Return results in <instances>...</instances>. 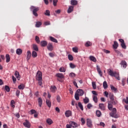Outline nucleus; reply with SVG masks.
Instances as JSON below:
<instances>
[{
    "instance_id": "obj_46",
    "label": "nucleus",
    "mask_w": 128,
    "mask_h": 128,
    "mask_svg": "<svg viewBox=\"0 0 128 128\" xmlns=\"http://www.w3.org/2000/svg\"><path fill=\"white\" fill-rule=\"evenodd\" d=\"M121 46L122 48H124V50H126V44L124 42L121 43Z\"/></svg>"
},
{
    "instance_id": "obj_18",
    "label": "nucleus",
    "mask_w": 128,
    "mask_h": 128,
    "mask_svg": "<svg viewBox=\"0 0 128 128\" xmlns=\"http://www.w3.org/2000/svg\"><path fill=\"white\" fill-rule=\"evenodd\" d=\"M46 122L50 126V124H52L54 122L52 121V119L48 118L46 120Z\"/></svg>"
},
{
    "instance_id": "obj_53",
    "label": "nucleus",
    "mask_w": 128,
    "mask_h": 128,
    "mask_svg": "<svg viewBox=\"0 0 128 128\" xmlns=\"http://www.w3.org/2000/svg\"><path fill=\"white\" fill-rule=\"evenodd\" d=\"M70 66L71 68H76V65L72 63H70Z\"/></svg>"
},
{
    "instance_id": "obj_12",
    "label": "nucleus",
    "mask_w": 128,
    "mask_h": 128,
    "mask_svg": "<svg viewBox=\"0 0 128 128\" xmlns=\"http://www.w3.org/2000/svg\"><path fill=\"white\" fill-rule=\"evenodd\" d=\"M69 124L72 128H78V124L74 122H70Z\"/></svg>"
},
{
    "instance_id": "obj_9",
    "label": "nucleus",
    "mask_w": 128,
    "mask_h": 128,
    "mask_svg": "<svg viewBox=\"0 0 128 128\" xmlns=\"http://www.w3.org/2000/svg\"><path fill=\"white\" fill-rule=\"evenodd\" d=\"M120 64L122 66V68H126V66H128V64L125 60H122Z\"/></svg>"
},
{
    "instance_id": "obj_6",
    "label": "nucleus",
    "mask_w": 128,
    "mask_h": 128,
    "mask_svg": "<svg viewBox=\"0 0 128 128\" xmlns=\"http://www.w3.org/2000/svg\"><path fill=\"white\" fill-rule=\"evenodd\" d=\"M76 94H78V95L82 96L84 94V92L82 89H78L76 92Z\"/></svg>"
},
{
    "instance_id": "obj_62",
    "label": "nucleus",
    "mask_w": 128,
    "mask_h": 128,
    "mask_svg": "<svg viewBox=\"0 0 128 128\" xmlns=\"http://www.w3.org/2000/svg\"><path fill=\"white\" fill-rule=\"evenodd\" d=\"M87 108H88L90 110V108H92V105L90 104H88L87 105Z\"/></svg>"
},
{
    "instance_id": "obj_41",
    "label": "nucleus",
    "mask_w": 128,
    "mask_h": 128,
    "mask_svg": "<svg viewBox=\"0 0 128 128\" xmlns=\"http://www.w3.org/2000/svg\"><path fill=\"white\" fill-rule=\"evenodd\" d=\"M83 100L84 104H88V102H90V100L88 98V97H86Z\"/></svg>"
},
{
    "instance_id": "obj_19",
    "label": "nucleus",
    "mask_w": 128,
    "mask_h": 128,
    "mask_svg": "<svg viewBox=\"0 0 128 128\" xmlns=\"http://www.w3.org/2000/svg\"><path fill=\"white\" fill-rule=\"evenodd\" d=\"M50 40H51V42H55L56 44H58V40L54 38L52 36H50Z\"/></svg>"
},
{
    "instance_id": "obj_27",
    "label": "nucleus",
    "mask_w": 128,
    "mask_h": 128,
    "mask_svg": "<svg viewBox=\"0 0 128 128\" xmlns=\"http://www.w3.org/2000/svg\"><path fill=\"white\" fill-rule=\"evenodd\" d=\"M118 42L114 41V44H113L114 48L115 50H116V48H118Z\"/></svg>"
},
{
    "instance_id": "obj_56",
    "label": "nucleus",
    "mask_w": 128,
    "mask_h": 128,
    "mask_svg": "<svg viewBox=\"0 0 128 128\" xmlns=\"http://www.w3.org/2000/svg\"><path fill=\"white\" fill-rule=\"evenodd\" d=\"M111 104H118V101L114 99V100H112Z\"/></svg>"
},
{
    "instance_id": "obj_47",
    "label": "nucleus",
    "mask_w": 128,
    "mask_h": 128,
    "mask_svg": "<svg viewBox=\"0 0 128 128\" xmlns=\"http://www.w3.org/2000/svg\"><path fill=\"white\" fill-rule=\"evenodd\" d=\"M42 26V22H36V28H40V26Z\"/></svg>"
},
{
    "instance_id": "obj_42",
    "label": "nucleus",
    "mask_w": 128,
    "mask_h": 128,
    "mask_svg": "<svg viewBox=\"0 0 128 128\" xmlns=\"http://www.w3.org/2000/svg\"><path fill=\"white\" fill-rule=\"evenodd\" d=\"M72 50L74 52H78V47H74Z\"/></svg>"
},
{
    "instance_id": "obj_1",
    "label": "nucleus",
    "mask_w": 128,
    "mask_h": 128,
    "mask_svg": "<svg viewBox=\"0 0 128 128\" xmlns=\"http://www.w3.org/2000/svg\"><path fill=\"white\" fill-rule=\"evenodd\" d=\"M108 74L109 76H114L118 80H120V74L116 72H114L112 69H108Z\"/></svg>"
},
{
    "instance_id": "obj_44",
    "label": "nucleus",
    "mask_w": 128,
    "mask_h": 128,
    "mask_svg": "<svg viewBox=\"0 0 128 128\" xmlns=\"http://www.w3.org/2000/svg\"><path fill=\"white\" fill-rule=\"evenodd\" d=\"M92 42L90 41H88L85 44V46L86 47H88V46H92Z\"/></svg>"
},
{
    "instance_id": "obj_22",
    "label": "nucleus",
    "mask_w": 128,
    "mask_h": 128,
    "mask_svg": "<svg viewBox=\"0 0 128 128\" xmlns=\"http://www.w3.org/2000/svg\"><path fill=\"white\" fill-rule=\"evenodd\" d=\"M74 12V6H69V8L68 10V13L70 14V12Z\"/></svg>"
},
{
    "instance_id": "obj_35",
    "label": "nucleus",
    "mask_w": 128,
    "mask_h": 128,
    "mask_svg": "<svg viewBox=\"0 0 128 128\" xmlns=\"http://www.w3.org/2000/svg\"><path fill=\"white\" fill-rule=\"evenodd\" d=\"M59 70L60 72H66V68H64V67H61L60 68Z\"/></svg>"
},
{
    "instance_id": "obj_14",
    "label": "nucleus",
    "mask_w": 128,
    "mask_h": 128,
    "mask_svg": "<svg viewBox=\"0 0 128 128\" xmlns=\"http://www.w3.org/2000/svg\"><path fill=\"white\" fill-rule=\"evenodd\" d=\"M89 58L92 62H96V57L92 56H90Z\"/></svg>"
},
{
    "instance_id": "obj_16",
    "label": "nucleus",
    "mask_w": 128,
    "mask_h": 128,
    "mask_svg": "<svg viewBox=\"0 0 128 128\" xmlns=\"http://www.w3.org/2000/svg\"><path fill=\"white\" fill-rule=\"evenodd\" d=\"M110 88L113 92H118V88L112 85H110Z\"/></svg>"
},
{
    "instance_id": "obj_64",
    "label": "nucleus",
    "mask_w": 128,
    "mask_h": 128,
    "mask_svg": "<svg viewBox=\"0 0 128 128\" xmlns=\"http://www.w3.org/2000/svg\"><path fill=\"white\" fill-rule=\"evenodd\" d=\"M92 92L93 94H94V96H98V93H96V92L93 90Z\"/></svg>"
},
{
    "instance_id": "obj_25",
    "label": "nucleus",
    "mask_w": 128,
    "mask_h": 128,
    "mask_svg": "<svg viewBox=\"0 0 128 128\" xmlns=\"http://www.w3.org/2000/svg\"><path fill=\"white\" fill-rule=\"evenodd\" d=\"M16 54L20 56L22 54V50L20 48H18L16 50Z\"/></svg>"
},
{
    "instance_id": "obj_29",
    "label": "nucleus",
    "mask_w": 128,
    "mask_h": 128,
    "mask_svg": "<svg viewBox=\"0 0 128 128\" xmlns=\"http://www.w3.org/2000/svg\"><path fill=\"white\" fill-rule=\"evenodd\" d=\"M6 62H10V55L8 54H6Z\"/></svg>"
},
{
    "instance_id": "obj_5",
    "label": "nucleus",
    "mask_w": 128,
    "mask_h": 128,
    "mask_svg": "<svg viewBox=\"0 0 128 128\" xmlns=\"http://www.w3.org/2000/svg\"><path fill=\"white\" fill-rule=\"evenodd\" d=\"M86 124H87V126H88V128H92V120H90V118H87Z\"/></svg>"
},
{
    "instance_id": "obj_61",
    "label": "nucleus",
    "mask_w": 128,
    "mask_h": 128,
    "mask_svg": "<svg viewBox=\"0 0 128 128\" xmlns=\"http://www.w3.org/2000/svg\"><path fill=\"white\" fill-rule=\"evenodd\" d=\"M123 101L126 104H128V97L126 98V99H124Z\"/></svg>"
},
{
    "instance_id": "obj_21",
    "label": "nucleus",
    "mask_w": 128,
    "mask_h": 128,
    "mask_svg": "<svg viewBox=\"0 0 128 128\" xmlns=\"http://www.w3.org/2000/svg\"><path fill=\"white\" fill-rule=\"evenodd\" d=\"M56 76H57V78H64V76L62 73H58V74H56Z\"/></svg>"
},
{
    "instance_id": "obj_26",
    "label": "nucleus",
    "mask_w": 128,
    "mask_h": 128,
    "mask_svg": "<svg viewBox=\"0 0 128 128\" xmlns=\"http://www.w3.org/2000/svg\"><path fill=\"white\" fill-rule=\"evenodd\" d=\"M96 115L98 118L102 116V112L100 110H97L96 111Z\"/></svg>"
},
{
    "instance_id": "obj_15",
    "label": "nucleus",
    "mask_w": 128,
    "mask_h": 128,
    "mask_svg": "<svg viewBox=\"0 0 128 128\" xmlns=\"http://www.w3.org/2000/svg\"><path fill=\"white\" fill-rule=\"evenodd\" d=\"M15 76H16V78L18 80H20V73L18 71H16L14 74Z\"/></svg>"
},
{
    "instance_id": "obj_4",
    "label": "nucleus",
    "mask_w": 128,
    "mask_h": 128,
    "mask_svg": "<svg viewBox=\"0 0 128 128\" xmlns=\"http://www.w3.org/2000/svg\"><path fill=\"white\" fill-rule=\"evenodd\" d=\"M111 110H112V112L110 114V116H112V118H118V114H116V108H113V109Z\"/></svg>"
},
{
    "instance_id": "obj_28",
    "label": "nucleus",
    "mask_w": 128,
    "mask_h": 128,
    "mask_svg": "<svg viewBox=\"0 0 128 128\" xmlns=\"http://www.w3.org/2000/svg\"><path fill=\"white\" fill-rule=\"evenodd\" d=\"M70 2L72 6H76L78 4V1L76 0H71Z\"/></svg>"
},
{
    "instance_id": "obj_23",
    "label": "nucleus",
    "mask_w": 128,
    "mask_h": 128,
    "mask_svg": "<svg viewBox=\"0 0 128 128\" xmlns=\"http://www.w3.org/2000/svg\"><path fill=\"white\" fill-rule=\"evenodd\" d=\"M99 108L100 109H101L102 110H106V108L104 106V104H100Z\"/></svg>"
},
{
    "instance_id": "obj_59",
    "label": "nucleus",
    "mask_w": 128,
    "mask_h": 128,
    "mask_svg": "<svg viewBox=\"0 0 128 128\" xmlns=\"http://www.w3.org/2000/svg\"><path fill=\"white\" fill-rule=\"evenodd\" d=\"M104 94L106 98H108V92H106V91L104 92Z\"/></svg>"
},
{
    "instance_id": "obj_32",
    "label": "nucleus",
    "mask_w": 128,
    "mask_h": 128,
    "mask_svg": "<svg viewBox=\"0 0 128 128\" xmlns=\"http://www.w3.org/2000/svg\"><path fill=\"white\" fill-rule=\"evenodd\" d=\"M46 104L48 107L50 108V106H52V102H50V100H46Z\"/></svg>"
},
{
    "instance_id": "obj_3",
    "label": "nucleus",
    "mask_w": 128,
    "mask_h": 128,
    "mask_svg": "<svg viewBox=\"0 0 128 128\" xmlns=\"http://www.w3.org/2000/svg\"><path fill=\"white\" fill-rule=\"evenodd\" d=\"M30 10L31 12H32V14L34 16H38V13H36V12L40 10V8L36 7L34 6H31L30 8Z\"/></svg>"
},
{
    "instance_id": "obj_8",
    "label": "nucleus",
    "mask_w": 128,
    "mask_h": 128,
    "mask_svg": "<svg viewBox=\"0 0 128 128\" xmlns=\"http://www.w3.org/2000/svg\"><path fill=\"white\" fill-rule=\"evenodd\" d=\"M47 48L48 50H50V52H52L54 50V46H52V44L48 43L47 46Z\"/></svg>"
},
{
    "instance_id": "obj_52",
    "label": "nucleus",
    "mask_w": 128,
    "mask_h": 128,
    "mask_svg": "<svg viewBox=\"0 0 128 128\" xmlns=\"http://www.w3.org/2000/svg\"><path fill=\"white\" fill-rule=\"evenodd\" d=\"M5 90L8 92H9L10 90V87H8V86H5Z\"/></svg>"
},
{
    "instance_id": "obj_51",
    "label": "nucleus",
    "mask_w": 128,
    "mask_h": 128,
    "mask_svg": "<svg viewBox=\"0 0 128 128\" xmlns=\"http://www.w3.org/2000/svg\"><path fill=\"white\" fill-rule=\"evenodd\" d=\"M92 86L94 90H96V84L95 82H92Z\"/></svg>"
},
{
    "instance_id": "obj_38",
    "label": "nucleus",
    "mask_w": 128,
    "mask_h": 128,
    "mask_svg": "<svg viewBox=\"0 0 128 128\" xmlns=\"http://www.w3.org/2000/svg\"><path fill=\"white\" fill-rule=\"evenodd\" d=\"M32 58H36L38 56V54L36 51H32Z\"/></svg>"
},
{
    "instance_id": "obj_43",
    "label": "nucleus",
    "mask_w": 128,
    "mask_h": 128,
    "mask_svg": "<svg viewBox=\"0 0 128 128\" xmlns=\"http://www.w3.org/2000/svg\"><path fill=\"white\" fill-rule=\"evenodd\" d=\"M44 14L45 16H50V10H46Z\"/></svg>"
},
{
    "instance_id": "obj_2",
    "label": "nucleus",
    "mask_w": 128,
    "mask_h": 128,
    "mask_svg": "<svg viewBox=\"0 0 128 128\" xmlns=\"http://www.w3.org/2000/svg\"><path fill=\"white\" fill-rule=\"evenodd\" d=\"M42 72H38L36 74V80L38 81V84L39 86H41L42 84Z\"/></svg>"
},
{
    "instance_id": "obj_50",
    "label": "nucleus",
    "mask_w": 128,
    "mask_h": 128,
    "mask_svg": "<svg viewBox=\"0 0 128 128\" xmlns=\"http://www.w3.org/2000/svg\"><path fill=\"white\" fill-rule=\"evenodd\" d=\"M36 42H37V44H40V38L38 36H36L35 38Z\"/></svg>"
},
{
    "instance_id": "obj_11",
    "label": "nucleus",
    "mask_w": 128,
    "mask_h": 128,
    "mask_svg": "<svg viewBox=\"0 0 128 128\" xmlns=\"http://www.w3.org/2000/svg\"><path fill=\"white\" fill-rule=\"evenodd\" d=\"M65 116L66 118H70V116H72V111L67 110L65 112Z\"/></svg>"
},
{
    "instance_id": "obj_49",
    "label": "nucleus",
    "mask_w": 128,
    "mask_h": 128,
    "mask_svg": "<svg viewBox=\"0 0 128 128\" xmlns=\"http://www.w3.org/2000/svg\"><path fill=\"white\" fill-rule=\"evenodd\" d=\"M36 114V111L34 110H30V114Z\"/></svg>"
},
{
    "instance_id": "obj_30",
    "label": "nucleus",
    "mask_w": 128,
    "mask_h": 128,
    "mask_svg": "<svg viewBox=\"0 0 128 128\" xmlns=\"http://www.w3.org/2000/svg\"><path fill=\"white\" fill-rule=\"evenodd\" d=\"M108 108L110 110H112V102H109L108 103Z\"/></svg>"
},
{
    "instance_id": "obj_20",
    "label": "nucleus",
    "mask_w": 128,
    "mask_h": 128,
    "mask_svg": "<svg viewBox=\"0 0 128 128\" xmlns=\"http://www.w3.org/2000/svg\"><path fill=\"white\" fill-rule=\"evenodd\" d=\"M31 56H32V53L30 52V51L28 50L27 52V58H26L27 60H29Z\"/></svg>"
},
{
    "instance_id": "obj_54",
    "label": "nucleus",
    "mask_w": 128,
    "mask_h": 128,
    "mask_svg": "<svg viewBox=\"0 0 128 128\" xmlns=\"http://www.w3.org/2000/svg\"><path fill=\"white\" fill-rule=\"evenodd\" d=\"M69 76L70 78H74V76H76V74L74 73V72H71Z\"/></svg>"
},
{
    "instance_id": "obj_10",
    "label": "nucleus",
    "mask_w": 128,
    "mask_h": 128,
    "mask_svg": "<svg viewBox=\"0 0 128 128\" xmlns=\"http://www.w3.org/2000/svg\"><path fill=\"white\" fill-rule=\"evenodd\" d=\"M96 70L100 76H102V70H100V66H98V65L96 66Z\"/></svg>"
},
{
    "instance_id": "obj_31",
    "label": "nucleus",
    "mask_w": 128,
    "mask_h": 128,
    "mask_svg": "<svg viewBox=\"0 0 128 128\" xmlns=\"http://www.w3.org/2000/svg\"><path fill=\"white\" fill-rule=\"evenodd\" d=\"M32 48L34 50H36V52H38V46H36V44H33Z\"/></svg>"
},
{
    "instance_id": "obj_63",
    "label": "nucleus",
    "mask_w": 128,
    "mask_h": 128,
    "mask_svg": "<svg viewBox=\"0 0 128 128\" xmlns=\"http://www.w3.org/2000/svg\"><path fill=\"white\" fill-rule=\"evenodd\" d=\"M103 51L104 52H105V54H110V50H106V49H104Z\"/></svg>"
},
{
    "instance_id": "obj_58",
    "label": "nucleus",
    "mask_w": 128,
    "mask_h": 128,
    "mask_svg": "<svg viewBox=\"0 0 128 128\" xmlns=\"http://www.w3.org/2000/svg\"><path fill=\"white\" fill-rule=\"evenodd\" d=\"M81 122H82V126H84V124H86V120H85L84 118H81Z\"/></svg>"
},
{
    "instance_id": "obj_13",
    "label": "nucleus",
    "mask_w": 128,
    "mask_h": 128,
    "mask_svg": "<svg viewBox=\"0 0 128 128\" xmlns=\"http://www.w3.org/2000/svg\"><path fill=\"white\" fill-rule=\"evenodd\" d=\"M41 46H48V42L46 40H42L40 42Z\"/></svg>"
},
{
    "instance_id": "obj_37",
    "label": "nucleus",
    "mask_w": 128,
    "mask_h": 128,
    "mask_svg": "<svg viewBox=\"0 0 128 128\" xmlns=\"http://www.w3.org/2000/svg\"><path fill=\"white\" fill-rule=\"evenodd\" d=\"M109 98L111 100H114V94L112 93L109 94Z\"/></svg>"
},
{
    "instance_id": "obj_7",
    "label": "nucleus",
    "mask_w": 128,
    "mask_h": 128,
    "mask_svg": "<svg viewBox=\"0 0 128 128\" xmlns=\"http://www.w3.org/2000/svg\"><path fill=\"white\" fill-rule=\"evenodd\" d=\"M23 125L25 128H30V122L28 120H25V122L23 123Z\"/></svg>"
},
{
    "instance_id": "obj_48",
    "label": "nucleus",
    "mask_w": 128,
    "mask_h": 128,
    "mask_svg": "<svg viewBox=\"0 0 128 128\" xmlns=\"http://www.w3.org/2000/svg\"><path fill=\"white\" fill-rule=\"evenodd\" d=\"M68 58L69 60H73L74 57L72 56V55L68 54Z\"/></svg>"
},
{
    "instance_id": "obj_39",
    "label": "nucleus",
    "mask_w": 128,
    "mask_h": 128,
    "mask_svg": "<svg viewBox=\"0 0 128 128\" xmlns=\"http://www.w3.org/2000/svg\"><path fill=\"white\" fill-rule=\"evenodd\" d=\"M18 88H19V90H24V84H21L20 85H19L18 86Z\"/></svg>"
},
{
    "instance_id": "obj_33",
    "label": "nucleus",
    "mask_w": 128,
    "mask_h": 128,
    "mask_svg": "<svg viewBox=\"0 0 128 128\" xmlns=\"http://www.w3.org/2000/svg\"><path fill=\"white\" fill-rule=\"evenodd\" d=\"M56 100L58 102V104H60V101L62 100V98H60V95H58L56 97Z\"/></svg>"
},
{
    "instance_id": "obj_36",
    "label": "nucleus",
    "mask_w": 128,
    "mask_h": 128,
    "mask_svg": "<svg viewBox=\"0 0 128 128\" xmlns=\"http://www.w3.org/2000/svg\"><path fill=\"white\" fill-rule=\"evenodd\" d=\"M78 106H79L82 110H84V106H82V102H78Z\"/></svg>"
},
{
    "instance_id": "obj_34",
    "label": "nucleus",
    "mask_w": 128,
    "mask_h": 128,
    "mask_svg": "<svg viewBox=\"0 0 128 128\" xmlns=\"http://www.w3.org/2000/svg\"><path fill=\"white\" fill-rule=\"evenodd\" d=\"M103 87L104 90H106V88H108V83L106 81H104L103 82Z\"/></svg>"
},
{
    "instance_id": "obj_45",
    "label": "nucleus",
    "mask_w": 128,
    "mask_h": 128,
    "mask_svg": "<svg viewBox=\"0 0 128 128\" xmlns=\"http://www.w3.org/2000/svg\"><path fill=\"white\" fill-rule=\"evenodd\" d=\"M74 98H75V100H80V95H78L77 93L75 94Z\"/></svg>"
},
{
    "instance_id": "obj_17",
    "label": "nucleus",
    "mask_w": 128,
    "mask_h": 128,
    "mask_svg": "<svg viewBox=\"0 0 128 128\" xmlns=\"http://www.w3.org/2000/svg\"><path fill=\"white\" fill-rule=\"evenodd\" d=\"M50 90L52 92H56V86H51Z\"/></svg>"
},
{
    "instance_id": "obj_57",
    "label": "nucleus",
    "mask_w": 128,
    "mask_h": 128,
    "mask_svg": "<svg viewBox=\"0 0 128 128\" xmlns=\"http://www.w3.org/2000/svg\"><path fill=\"white\" fill-rule=\"evenodd\" d=\"M56 4H58V0H53V5L54 6H56Z\"/></svg>"
},
{
    "instance_id": "obj_55",
    "label": "nucleus",
    "mask_w": 128,
    "mask_h": 128,
    "mask_svg": "<svg viewBox=\"0 0 128 128\" xmlns=\"http://www.w3.org/2000/svg\"><path fill=\"white\" fill-rule=\"evenodd\" d=\"M20 91L18 90L16 91V96L18 98L20 96Z\"/></svg>"
},
{
    "instance_id": "obj_40",
    "label": "nucleus",
    "mask_w": 128,
    "mask_h": 128,
    "mask_svg": "<svg viewBox=\"0 0 128 128\" xmlns=\"http://www.w3.org/2000/svg\"><path fill=\"white\" fill-rule=\"evenodd\" d=\"M93 100L95 104L98 103V97L96 96H93Z\"/></svg>"
},
{
    "instance_id": "obj_24",
    "label": "nucleus",
    "mask_w": 128,
    "mask_h": 128,
    "mask_svg": "<svg viewBox=\"0 0 128 128\" xmlns=\"http://www.w3.org/2000/svg\"><path fill=\"white\" fill-rule=\"evenodd\" d=\"M38 102L40 108H42V98H38Z\"/></svg>"
},
{
    "instance_id": "obj_60",
    "label": "nucleus",
    "mask_w": 128,
    "mask_h": 128,
    "mask_svg": "<svg viewBox=\"0 0 128 128\" xmlns=\"http://www.w3.org/2000/svg\"><path fill=\"white\" fill-rule=\"evenodd\" d=\"M12 79L14 83L16 84V78L14 77V76H12Z\"/></svg>"
}]
</instances>
